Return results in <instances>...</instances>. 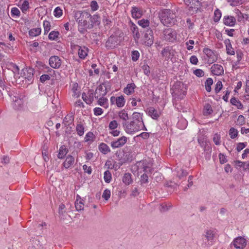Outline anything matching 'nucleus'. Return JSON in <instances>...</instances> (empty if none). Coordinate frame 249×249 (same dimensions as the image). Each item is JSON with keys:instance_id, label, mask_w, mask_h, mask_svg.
Returning a JSON list of instances; mask_svg holds the SVG:
<instances>
[{"instance_id": "f257e3e1", "label": "nucleus", "mask_w": 249, "mask_h": 249, "mask_svg": "<svg viewBox=\"0 0 249 249\" xmlns=\"http://www.w3.org/2000/svg\"><path fill=\"white\" fill-rule=\"evenodd\" d=\"M143 114L134 112L131 121L123 123L124 131L128 135H133L141 130H147L142 119Z\"/></svg>"}, {"instance_id": "f03ea898", "label": "nucleus", "mask_w": 249, "mask_h": 249, "mask_svg": "<svg viewBox=\"0 0 249 249\" xmlns=\"http://www.w3.org/2000/svg\"><path fill=\"white\" fill-rule=\"evenodd\" d=\"M160 21L164 26H170L176 23V15L170 10H163L160 14Z\"/></svg>"}, {"instance_id": "7ed1b4c3", "label": "nucleus", "mask_w": 249, "mask_h": 249, "mask_svg": "<svg viewBox=\"0 0 249 249\" xmlns=\"http://www.w3.org/2000/svg\"><path fill=\"white\" fill-rule=\"evenodd\" d=\"M172 91L173 96L181 99L186 95L187 87L182 82L178 81L173 85Z\"/></svg>"}, {"instance_id": "20e7f679", "label": "nucleus", "mask_w": 249, "mask_h": 249, "mask_svg": "<svg viewBox=\"0 0 249 249\" xmlns=\"http://www.w3.org/2000/svg\"><path fill=\"white\" fill-rule=\"evenodd\" d=\"M203 52L206 55L205 59L208 63L213 64L217 60L219 54L216 51L205 48Z\"/></svg>"}, {"instance_id": "39448f33", "label": "nucleus", "mask_w": 249, "mask_h": 249, "mask_svg": "<svg viewBox=\"0 0 249 249\" xmlns=\"http://www.w3.org/2000/svg\"><path fill=\"white\" fill-rule=\"evenodd\" d=\"M142 44L151 47L154 42V35L152 30L147 29L142 40Z\"/></svg>"}, {"instance_id": "423d86ee", "label": "nucleus", "mask_w": 249, "mask_h": 249, "mask_svg": "<svg viewBox=\"0 0 249 249\" xmlns=\"http://www.w3.org/2000/svg\"><path fill=\"white\" fill-rule=\"evenodd\" d=\"M163 38L166 41L174 42L177 39V32L171 28H167L163 30Z\"/></svg>"}, {"instance_id": "0eeeda50", "label": "nucleus", "mask_w": 249, "mask_h": 249, "mask_svg": "<svg viewBox=\"0 0 249 249\" xmlns=\"http://www.w3.org/2000/svg\"><path fill=\"white\" fill-rule=\"evenodd\" d=\"M110 104L115 105L118 107H123L125 103V100L123 95L118 97L112 96L110 99Z\"/></svg>"}, {"instance_id": "6e6552de", "label": "nucleus", "mask_w": 249, "mask_h": 249, "mask_svg": "<svg viewBox=\"0 0 249 249\" xmlns=\"http://www.w3.org/2000/svg\"><path fill=\"white\" fill-rule=\"evenodd\" d=\"M12 100L17 109L21 108L25 102V96L23 95L16 94L12 98Z\"/></svg>"}, {"instance_id": "1a4fd4ad", "label": "nucleus", "mask_w": 249, "mask_h": 249, "mask_svg": "<svg viewBox=\"0 0 249 249\" xmlns=\"http://www.w3.org/2000/svg\"><path fill=\"white\" fill-rule=\"evenodd\" d=\"M127 138L125 136H122L111 142V146L113 148H117L122 147L127 142Z\"/></svg>"}, {"instance_id": "9d476101", "label": "nucleus", "mask_w": 249, "mask_h": 249, "mask_svg": "<svg viewBox=\"0 0 249 249\" xmlns=\"http://www.w3.org/2000/svg\"><path fill=\"white\" fill-rule=\"evenodd\" d=\"M211 71L213 75L220 76L224 73V69L222 65L218 64H213L211 68Z\"/></svg>"}, {"instance_id": "9b49d317", "label": "nucleus", "mask_w": 249, "mask_h": 249, "mask_svg": "<svg viewBox=\"0 0 249 249\" xmlns=\"http://www.w3.org/2000/svg\"><path fill=\"white\" fill-rule=\"evenodd\" d=\"M236 18L231 16H224L223 18V24L229 27H233L236 24Z\"/></svg>"}, {"instance_id": "f8f14e48", "label": "nucleus", "mask_w": 249, "mask_h": 249, "mask_svg": "<svg viewBox=\"0 0 249 249\" xmlns=\"http://www.w3.org/2000/svg\"><path fill=\"white\" fill-rule=\"evenodd\" d=\"M176 53V51L171 47H167L161 51V54L163 57L169 59L173 58Z\"/></svg>"}, {"instance_id": "ddd939ff", "label": "nucleus", "mask_w": 249, "mask_h": 249, "mask_svg": "<svg viewBox=\"0 0 249 249\" xmlns=\"http://www.w3.org/2000/svg\"><path fill=\"white\" fill-rule=\"evenodd\" d=\"M50 66L54 69H58L61 65V60L57 56H52L49 59Z\"/></svg>"}, {"instance_id": "4468645a", "label": "nucleus", "mask_w": 249, "mask_h": 249, "mask_svg": "<svg viewBox=\"0 0 249 249\" xmlns=\"http://www.w3.org/2000/svg\"><path fill=\"white\" fill-rule=\"evenodd\" d=\"M246 245V240L242 237H237L233 241V245L236 249H243Z\"/></svg>"}, {"instance_id": "2eb2a0df", "label": "nucleus", "mask_w": 249, "mask_h": 249, "mask_svg": "<svg viewBox=\"0 0 249 249\" xmlns=\"http://www.w3.org/2000/svg\"><path fill=\"white\" fill-rule=\"evenodd\" d=\"M131 13L132 17L135 19L141 18L143 15V12L142 9L136 6L132 7Z\"/></svg>"}, {"instance_id": "dca6fc26", "label": "nucleus", "mask_w": 249, "mask_h": 249, "mask_svg": "<svg viewBox=\"0 0 249 249\" xmlns=\"http://www.w3.org/2000/svg\"><path fill=\"white\" fill-rule=\"evenodd\" d=\"M146 112L153 119H157L160 115V112L153 107H148Z\"/></svg>"}, {"instance_id": "f3484780", "label": "nucleus", "mask_w": 249, "mask_h": 249, "mask_svg": "<svg viewBox=\"0 0 249 249\" xmlns=\"http://www.w3.org/2000/svg\"><path fill=\"white\" fill-rule=\"evenodd\" d=\"M107 93V91L105 86L99 85L95 92V98H98L100 97L105 96Z\"/></svg>"}, {"instance_id": "a211bd4d", "label": "nucleus", "mask_w": 249, "mask_h": 249, "mask_svg": "<svg viewBox=\"0 0 249 249\" xmlns=\"http://www.w3.org/2000/svg\"><path fill=\"white\" fill-rule=\"evenodd\" d=\"M82 98L86 104L90 105L93 101V93L91 91L84 92L82 93Z\"/></svg>"}, {"instance_id": "6ab92c4d", "label": "nucleus", "mask_w": 249, "mask_h": 249, "mask_svg": "<svg viewBox=\"0 0 249 249\" xmlns=\"http://www.w3.org/2000/svg\"><path fill=\"white\" fill-rule=\"evenodd\" d=\"M76 21L78 22V31L81 33H84L86 29L89 28L88 22L86 20H78V19H76Z\"/></svg>"}, {"instance_id": "aec40b11", "label": "nucleus", "mask_w": 249, "mask_h": 249, "mask_svg": "<svg viewBox=\"0 0 249 249\" xmlns=\"http://www.w3.org/2000/svg\"><path fill=\"white\" fill-rule=\"evenodd\" d=\"M224 43L225 45L227 54L230 55H234L235 51L232 46L231 40L229 39H226L224 40Z\"/></svg>"}, {"instance_id": "412c9836", "label": "nucleus", "mask_w": 249, "mask_h": 249, "mask_svg": "<svg viewBox=\"0 0 249 249\" xmlns=\"http://www.w3.org/2000/svg\"><path fill=\"white\" fill-rule=\"evenodd\" d=\"M78 47V54L80 58L84 59L88 55L89 49L85 46H79Z\"/></svg>"}, {"instance_id": "4be33fe9", "label": "nucleus", "mask_w": 249, "mask_h": 249, "mask_svg": "<svg viewBox=\"0 0 249 249\" xmlns=\"http://www.w3.org/2000/svg\"><path fill=\"white\" fill-rule=\"evenodd\" d=\"M74 162V157L69 155L66 157L64 162H63V166L65 168L68 169L71 167L73 164Z\"/></svg>"}, {"instance_id": "5701e85b", "label": "nucleus", "mask_w": 249, "mask_h": 249, "mask_svg": "<svg viewBox=\"0 0 249 249\" xmlns=\"http://www.w3.org/2000/svg\"><path fill=\"white\" fill-rule=\"evenodd\" d=\"M18 6L19 7L22 12L25 13L29 8L28 0H20Z\"/></svg>"}, {"instance_id": "b1692460", "label": "nucleus", "mask_w": 249, "mask_h": 249, "mask_svg": "<svg viewBox=\"0 0 249 249\" xmlns=\"http://www.w3.org/2000/svg\"><path fill=\"white\" fill-rule=\"evenodd\" d=\"M237 61L234 63L232 65L233 67L237 69L238 68V66L240 64V62L243 58L244 54L243 53L240 51L238 50L236 52Z\"/></svg>"}, {"instance_id": "393cba45", "label": "nucleus", "mask_w": 249, "mask_h": 249, "mask_svg": "<svg viewBox=\"0 0 249 249\" xmlns=\"http://www.w3.org/2000/svg\"><path fill=\"white\" fill-rule=\"evenodd\" d=\"M135 88L136 86L134 83L128 84L124 89V92L126 95H131L134 92Z\"/></svg>"}, {"instance_id": "a878e982", "label": "nucleus", "mask_w": 249, "mask_h": 249, "mask_svg": "<svg viewBox=\"0 0 249 249\" xmlns=\"http://www.w3.org/2000/svg\"><path fill=\"white\" fill-rule=\"evenodd\" d=\"M75 206L77 211H79L83 210L84 204L83 200L81 199L79 195L76 196V199L75 202Z\"/></svg>"}, {"instance_id": "bb28decb", "label": "nucleus", "mask_w": 249, "mask_h": 249, "mask_svg": "<svg viewBox=\"0 0 249 249\" xmlns=\"http://www.w3.org/2000/svg\"><path fill=\"white\" fill-rule=\"evenodd\" d=\"M143 171L145 173L141 176V181L143 183H145L147 182L148 179V176L147 173L151 172V168L147 166H145L143 167Z\"/></svg>"}, {"instance_id": "cd10ccee", "label": "nucleus", "mask_w": 249, "mask_h": 249, "mask_svg": "<svg viewBox=\"0 0 249 249\" xmlns=\"http://www.w3.org/2000/svg\"><path fill=\"white\" fill-rule=\"evenodd\" d=\"M96 99H98L97 103L99 105L105 108L108 107V100L107 98L105 97V96L100 97Z\"/></svg>"}, {"instance_id": "c85d7f7f", "label": "nucleus", "mask_w": 249, "mask_h": 249, "mask_svg": "<svg viewBox=\"0 0 249 249\" xmlns=\"http://www.w3.org/2000/svg\"><path fill=\"white\" fill-rule=\"evenodd\" d=\"M198 142L200 146L203 148L204 151H209L211 150V147L209 142L206 139H198Z\"/></svg>"}, {"instance_id": "c756f323", "label": "nucleus", "mask_w": 249, "mask_h": 249, "mask_svg": "<svg viewBox=\"0 0 249 249\" xmlns=\"http://www.w3.org/2000/svg\"><path fill=\"white\" fill-rule=\"evenodd\" d=\"M122 181L126 185L131 184L133 182L131 174L129 173H125L123 177Z\"/></svg>"}, {"instance_id": "7c9ffc66", "label": "nucleus", "mask_w": 249, "mask_h": 249, "mask_svg": "<svg viewBox=\"0 0 249 249\" xmlns=\"http://www.w3.org/2000/svg\"><path fill=\"white\" fill-rule=\"evenodd\" d=\"M99 150L104 154H106L110 151L109 146L105 143H101L99 145Z\"/></svg>"}, {"instance_id": "2f4dec72", "label": "nucleus", "mask_w": 249, "mask_h": 249, "mask_svg": "<svg viewBox=\"0 0 249 249\" xmlns=\"http://www.w3.org/2000/svg\"><path fill=\"white\" fill-rule=\"evenodd\" d=\"M60 36V33L56 31H51L48 36V38L51 41H56Z\"/></svg>"}, {"instance_id": "473e14b6", "label": "nucleus", "mask_w": 249, "mask_h": 249, "mask_svg": "<svg viewBox=\"0 0 249 249\" xmlns=\"http://www.w3.org/2000/svg\"><path fill=\"white\" fill-rule=\"evenodd\" d=\"M41 33V28L40 27H37L31 29L29 31V35L30 36L35 37L39 36Z\"/></svg>"}, {"instance_id": "72a5a7b5", "label": "nucleus", "mask_w": 249, "mask_h": 249, "mask_svg": "<svg viewBox=\"0 0 249 249\" xmlns=\"http://www.w3.org/2000/svg\"><path fill=\"white\" fill-rule=\"evenodd\" d=\"M68 152V150L65 145L61 146L59 149L58 158L60 159H63Z\"/></svg>"}, {"instance_id": "f704fd0d", "label": "nucleus", "mask_w": 249, "mask_h": 249, "mask_svg": "<svg viewBox=\"0 0 249 249\" xmlns=\"http://www.w3.org/2000/svg\"><path fill=\"white\" fill-rule=\"evenodd\" d=\"M230 102L232 105L236 106L239 109L243 108V105L242 104L241 102L238 100H237L235 97L231 98Z\"/></svg>"}, {"instance_id": "c9c22d12", "label": "nucleus", "mask_w": 249, "mask_h": 249, "mask_svg": "<svg viewBox=\"0 0 249 249\" xmlns=\"http://www.w3.org/2000/svg\"><path fill=\"white\" fill-rule=\"evenodd\" d=\"M229 135L231 139H234L238 137V131L234 127H231L229 130Z\"/></svg>"}, {"instance_id": "e433bc0d", "label": "nucleus", "mask_w": 249, "mask_h": 249, "mask_svg": "<svg viewBox=\"0 0 249 249\" xmlns=\"http://www.w3.org/2000/svg\"><path fill=\"white\" fill-rule=\"evenodd\" d=\"M236 14H237L238 20L240 21L244 19L248 20L249 18V15L246 14L242 13L240 10H237Z\"/></svg>"}, {"instance_id": "4c0bfd02", "label": "nucleus", "mask_w": 249, "mask_h": 249, "mask_svg": "<svg viewBox=\"0 0 249 249\" xmlns=\"http://www.w3.org/2000/svg\"><path fill=\"white\" fill-rule=\"evenodd\" d=\"M94 136L92 132H88L85 137V142H87L89 143H91L92 142L94 141Z\"/></svg>"}, {"instance_id": "58836bf2", "label": "nucleus", "mask_w": 249, "mask_h": 249, "mask_svg": "<svg viewBox=\"0 0 249 249\" xmlns=\"http://www.w3.org/2000/svg\"><path fill=\"white\" fill-rule=\"evenodd\" d=\"M187 126V121L185 119H180L177 123V126L180 129H185Z\"/></svg>"}, {"instance_id": "ea45409f", "label": "nucleus", "mask_w": 249, "mask_h": 249, "mask_svg": "<svg viewBox=\"0 0 249 249\" xmlns=\"http://www.w3.org/2000/svg\"><path fill=\"white\" fill-rule=\"evenodd\" d=\"M176 172L177 173V176L179 178H181L186 176L187 175V172L182 169L181 168H180L179 167H178L176 169Z\"/></svg>"}, {"instance_id": "a19ab883", "label": "nucleus", "mask_w": 249, "mask_h": 249, "mask_svg": "<svg viewBox=\"0 0 249 249\" xmlns=\"http://www.w3.org/2000/svg\"><path fill=\"white\" fill-rule=\"evenodd\" d=\"M138 24L142 28H146L149 27L150 21L148 19L142 18L138 21Z\"/></svg>"}, {"instance_id": "79ce46f5", "label": "nucleus", "mask_w": 249, "mask_h": 249, "mask_svg": "<svg viewBox=\"0 0 249 249\" xmlns=\"http://www.w3.org/2000/svg\"><path fill=\"white\" fill-rule=\"evenodd\" d=\"M53 16L56 18H59L63 15V9L59 6L56 7L53 12Z\"/></svg>"}, {"instance_id": "37998d69", "label": "nucleus", "mask_w": 249, "mask_h": 249, "mask_svg": "<svg viewBox=\"0 0 249 249\" xmlns=\"http://www.w3.org/2000/svg\"><path fill=\"white\" fill-rule=\"evenodd\" d=\"M214 231L211 230H208L206 231L205 234V237L208 241H211L214 237Z\"/></svg>"}, {"instance_id": "c03bdc74", "label": "nucleus", "mask_w": 249, "mask_h": 249, "mask_svg": "<svg viewBox=\"0 0 249 249\" xmlns=\"http://www.w3.org/2000/svg\"><path fill=\"white\" fill-rule=\"evenodd\" d=\"M118 116L120 119L125 121V122L128 119V114L127 112L124 109L122 110L119 112Z\"/></svg>"}, {"instance_id": "a18cd8bd", "label": "nucleus", "mask_w": 249, "mask_h": 249, "mask_svg": "<svg viewBox=\"0 0 249 249\" xmlns=\"http://www.w3.org/2000/svg\"><path fill=\"white\" fill-rule=\"evenodd\" d=\"M78 84L76 83L73 84L71 89L72 96L73 97H77L79 96V91L78 90Z\"/></svg>"}, {"instance_id": "49530a36", "label": "nucleus", "mask_w": 249, "mask_h": 249, "mask_svg": "<svg viewBox=\"0 0 249 249\" xmlns=\"http://www.w3.org/2000/svg\"><path fill=\"white\" fill-rule=\"evenodd\" d=\"M104 179L106 183L110 182L112 179V175L111 173L108 171H106L104 173Z\"/></svg>"}, {"instance_id": "de8ad7c7", "label": "nucleus", "mask_w": 249, "mask_h": 249, "mask_svg": "<svg viewBox=\"0 0 249 249\" xmlns=\"http://www.w3.org/2000/svg\"><path fill=\"white\" fill-rule=\"evenodd\" d=\"M213 84V80L212 78H208L205 83V89L208 92L211 91V86Z\"/></svg>"}, {"instance_id": "09e8293b", "label": "nucleus", "mask_w": 249, "mask_h": 249, "mask_svg": "<svg viewBox=\"0 0 249 249\" xmlns=\"http://www.w3.org/2000/svg\"><path fill=\"white\" fill-rule=\"evenodd\" d=\"M246 124V119L242 115H240L236 121V124L238 126H242Z\"/></svg>"}, {"instance_id": "8fccbe9b", "label": "nucleus", "mask_w": 249, "mask_h": 249, "mask_svg": "<svg viewBox=\"0 0 249 249\" xmlns=\"http://www.w3.org/2000/svg\"><path fill=\"white\" fill-rule=\"evenodd\" d=\"M140 137L143 139H147L149 137V133L147 132H142L139 135L135 136L133 139L135 141H138Z\"/></svg>"}, {"instance_id": "3c124183", "label": "nucleus", "mask_w": 249, "mask_h": 249, "mask_svg": "<svg viewBox=\"0 0 249 249\" xmlns=\"http://www.w3.org/2000/svg\"><path fill=\"white\" fill-rule=\"evenodd\" d=\"M222 13L221 11L216 9L214 12V17H213V20L214 22H217L219 21L220 19L221 18Z\"/></svg>"}, {"instance_id": "603ef678", "label": "nucleus", "mask_w": 249, "mask_h": 249, "mask_svg": "<svg viewBox=\"0 0 249 249\" xmlns=\"http://www.w3.org/2000/svg\"><path fill=\"white\" fill-rule=\"evenodd\" d=\"M43 26L44 34H47L51 29V23L49 21L45 20L43 21Z\"/></svg>"}, {"instance_id": "864d4df0", "label": "nucleus", "mask_w": 249, "mask_h": 249, "mask_svg": "<svg viewBox=\"0 0 249 249\" xmlns=\"http://www.w3.org/2000/svg\"><path fill=\"white\" fill-rule=\"evenodd\" d=\"M76 130L77 134L80 136H83L84 133V127L81 124H78L76 125Z\"/></svg>"}, {"instance_id": "5fc2aeb1", "label": "nucleus", "mask_w": 249, "mask_h": 249, "mask_svg": "<svg viewBox=\"0 0 249 249\" xmlns=\"http://www.w3.org/2000/svg\"><path fill=\"white\" fill-rule=\"evenodd\" d=\"M20 12L19 9L17 7H13L11 9V16L14 18L19 17Z\"/></svg>"}, {"instance_id": "6e6d98bb", "label": "nucleus", "mask_w": 249, "mask_h": 249, "mask_svg": "<svg viewBox=\"0 0 249 249\" xmlns=\"http://www.w3.org/2000/svg\"><path fill=\"white\" fill-rule=\"evenodd\" d=\"M213 141L214 142V143L218 145H220L221 143V136L220 134L218 133H215L214 134L213 136Z\"/></svg>"}, {"instance_id": "4d7b16f0", "label": "nucleus", "mask_w": 249, "mask_h": 249, "mask_svg": "<svg viewBox=\"0 0 249 249\" xmlns=\"http://www.w3.org/2000/svg\"><path fill=\"white\" fill-rule=\"evenodd\" d=\"M118 126V124L117 121H116V120L111 121L109 123V125H108L109 130H112V129H117Z\"/></svg>"}, {"instance_id": "13d9d810", "label": "nucleus", "mask_w": 249, "mask_h": 249, "mask_svg": "<svg viewBox=\"0 0 249 249\" xmlns=\"http://www.w3.org/2000/svg\"><path fill=\"white\" fill-rule=\"evenodd\" d=\"M193 73L198 77H202L204 75V71L199 69L194 70Z\"/></svg>"}, {"instance_id": "bf43d9fd", "label": "nucleus", "mask_w": 249, "mask_h": 249, "mask_svg": "<svg viewBox=\"0 0 249 249\" xmlns=\"http://www.w3.org/2000/svg\"><path fill=\"white\" fill-rule=\"evenodd\" d=\"M243 0H228V2L232 6H237L242 3Z\"/></svg>"}, {"instance_id": "052dcab7", "label": "nucleus", "mask_w": 249, "mask_h": 249, "mask_svg": "<svg viewBox=\"0 0 249 249\" xmlns=\"http://www.w3.org/2000/svg\"><path fill=\"white\" fill-rule=\"evenodd\" d=\"M131 57L133 61H136L140 57L139 52L138 51H133L131 53Z\"/></svg>"}, {"instance_id": "680f3d73", "label": "nucleus", "mask_w": 249, "mask_h": 249, "mask_svg": "<svg viewBox=\"0 0 249 249\" xmlns=\"http://www.w3.org/2000/svg\"><path fill=\"white\" fill-rule=\"evenodd\" d=\"M247 145V143L246 142H239L237 143L236 146V150L238 152L241 151L243 150Z\"/></svg>"}, {"instance_id": "e2e57ef3", "label": "nucleus", "mask_w": 249, "mask_h": 249, "mask_svg": "<svg viewBox=\"0 0 249 249\" xmlns=\"http://www.w3.org/2000/svg\"><path fill=\"white\" fill-rule=\"evenodd\" d=\"M110 197V191L108 189H106L104 190L102 197L104 198L106 200H107Z\"/></svg>"}, {"instance_id": "0e129e2a", "label": "nucleus", "mask_w": 249, "mask_h": 249, "mask_svg": "<svg viewBox=\"0 0 249 249\" xmlns=\"http://www.w3.org/2000/svg\"><path fill=\"white\" fill-rule=\"evenodd\" d=\"M103 112V110L100 107H96L93 109L94 114L96 116L101 115Z\"/></svg>"}, {"instance_id": "69168bd1", "label": "nucleus", "mask_w": 249, "mask_h": 249, "mask_svg": "<svg viewBox=\"0 0 249 249\" xmlns=\"http://www.w3.org/2000/svg\"><path fill=\"white\" fill-rule=\"evenodd\" d=\"M195 42L193 40H189L185 43L186 48L188 50H191L193 49Z\"/></svg>"}, {"instance_id": "338daca9", "label": "nucleus", "mask_w": 249, "mask_h": 249, "mask_svg": "<svg viewBox=\"0 0 249 249\" xmlns=\"http://www.w3.org/2000/svg\"><path fill=\"white\" fill-rule=\"evenodd\" d=\"M222 87H223V85H222V82L220 81H218L216 83L215 86V89H214L215 92L216 93H218L220 91V90L222 89Z\"/></svg>"}, {"instance_id": "774afa93", "label": "nucleus", "mask_w": 249, "mask_h": 249, "mask_svg": "<svg viewBox=\"0 0 249 249\" xmlns=\"http://www.w3.org/2000/svg\"><path fill=\"white\" fill-rule=\"evenodd\" d=\"M213 112V109L210 105H207L204 107V114L205 115H209Z\"/></svg>"}]
</instances>
